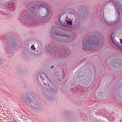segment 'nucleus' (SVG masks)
I'll return each mask as SVG.
<instances>
[{
  "label": "nucleus",
  "mask_w": 122,
  "mask_h": 122,
  "mask_svg": "<svg viewBox=\"0 0 122 122\" xmlns=\"http://www.w3.org/2000/svg\"><path fill=\"white\" fill-rule=\"evenodd\" d=\"M73 40V39H72V40H71V38H70V40H67L66 41H65V42H71V41H72Z\"/></svg>",
  "instance_id": "15"
},
{
  "label": "nucleus",
  "mask_w": 122,
  "mask_h": 122,
  "mask_svg": "<svg viewBox=\"0 0 122 122\" xmlns=\"http://www.w3.org/2000/svg\"><path fill=\"white\" fill-rule=\"evenodd\" d=\"M115 10L116 11V15L118 16H119V9L122 11V5L120 4L118 2H116L113 5Z\"/></svg>",
  "instance_id": "4"
},
{
  "label": "nucleus",
  "mask_w": 122,
  "mask_h": 122,
  "mask_svg": "<svg viewBox=\"0 0 122 122\" xmlns=\"http://www.w3.org/2000/svg\"><path fill=\"white\" fill-rule=\"evenodd\" d=\"M64 25H63V26H66V24H64Z\"/></svg>",
  "instance_id": "20"
},
{
  "label": "nucleus",
  "mask_w": 122,
  "mask_h": 122,
  "mask_svg": "<svg viewBox=\"0 0 122 122\" xmlns=\"http://www.w3.org/2000/svg\"><path fill=\"white\" fill-rule=\"evenodd\" d=\"M40 77H41V79H43V77H42V76H41H41H40Z\"/></svg>",
  "instance_id": "21"
},
{
  "label": "nucleus",
  "mask_w": 122,
  "mask_h": 122,
  "mask_svg": "<svg viewBox=\"0 0 122 122\" xmlns=\"http://www.w3.org/2000/svg\"><path fill=\"white\" fill-rule=\"evenodd\" d=\"M110 38L112 42L115 45H116V43L117 42L114 40V36H112V34L111 35Z\"/></svg>",
  "instance_id": "9"
},
{
  "label": "nucleus",
  "mask_w": 122,
  "mask_h": 122,
  "mask_svg": "<svg viewBox=\"0 0 122 122\" xmlns=\"http://www.w3.org/2000/svg\"><path fill=\"white\" fill-rule=\"evenodd\" d=\"M116 45H115L116 46L118 47L121 51H122V46L120 45H118L117 43H116Z\"/></svg>",
  "instance_id": "10"
},
{
  "label": "nucleus",
  "mask_w": 122,
  "mask_h": 122,
  "mask_svg": "<svg viewBox=\"0 0 122 122\" xmlns=\"http://www.w3.org/2000/svg\"><path fill=\"white\" fill-rule=\"evenodd\" d=\"M46 5L44 4H41L39 6V8L38 9V10H39L41 8H45V9L46 11V12H47V15H48L49 13V10L48 9L47 7H46Z\"/></svg>",
  "instance_id": "8"
},
{
  "label": "nucleus",
  "mask_w": 122,
  "mask_h": 122,
  "mask_svg": "<svg viewBox=\"0 0 122 122\" xmlns=\"http://www.w3.org/2000/svg\"><path fill=\"white\" fill-rule=\"evenodd\" d=\"M100 36V35L99 33H95L92 36L84 38L83 44L88 49L93 50L98 46L101 40Z\"/></svg>",
  "instance_id": "2"
},
{
  "label": "nucleus",
  "mask_w": 122,
  "mask_h": 122,
  "mask_svg": "<svg viewBox=\"0 0 122 122\" xmlns=\"http://www.w3.org/2000/svg\"><path fill=\"white\" fill-rule=\"evenodd\" d=\"M32 95L30 94H27L26 97L24 98L23 102L29 108L32 109H37L39 108L40 105L36 100L33 101L31 98Z\"/></svg>",
  "instance_id": "3"
},
{
  "label": "nucleus",
  "mask_w": 122,
  "mask_h": 122,
  "mask_svg": "<svg viewBox=\"0 0 122 122\" xmlns=\"http://www.w3.org/2000/svg\"><path fill=\"white\" fill-rule=\"evenodd\" d=\"M51 47V46H48V47L47 48V50L49 51H50V50H51V49H53L52 48H50V47Z\"/></svg>",
  "instance_id": "14"
},
{
  "label": "nucleus",
  "mask_w": 122,
  "mask_h": 122,
  "mask_svg": "<svg viewBox=\"0 0 122 122\" xmlns=\"http://www.w3.org/2000/svg\"><path fill=\"white\" fill-rule=\"evenodd\" d=\"M56 27H54L52 29L51 31V35L53 36V35L54 34H56L57 35H61L63 36H66L67 37H69V36L67 34H65L64 33L61 32H59L58 34H57L56 32Z\"/></svg>",
  "instance_id": "5"
},
{
  "label": "nucleus",
  "mask_w": 122,
  "mask_h": 122,
  "mask_svg": "<svg viewBox=\"0 0 122 122\" xmlns=\"http://www.w3.org/2000/svg\"><path fill=\"white\" fill-rule=\"evenodd\" d=\"M120 41L121 43L122 44V39H121L120 40Z\"/></svg>",
  "instance_id": "17"
},
{
  "label": "nucleus",
  "mask_w": 122,
  "mask_h": 122,
  "mask_svg": "<svg viewBox=\"0 0 122 122\" xmlns=\"http://www.w3.org/2000/svg\"><path fill=\"white\" fill-rule=\"evenodd\" d=\"M106 22V23L109 26H111V24L112 23L111 22H109L108 23L106 21H105V20H104Z\"/></svg>",
  "instance_id": "11"
},
{
  "label": "nucleus",
  "mask_w": 122,
  "mask_h": 122,
  "mask_svg": "<svg viewBox=\"0 0 122 122\" xmlns=\"http://www.w3.org/2000/svg\"><path fill=\"white\" fill-rule=\"evenodd\" d=\"M6 54H7L8 56H11L12 55V54L10 53H6Z\"/></svg>",
  "instance_id": "16"
},
{
  "label": "nucleus",
  "mask_w": 122,
  "mask_h": 122,
  "mask_svg": "<svg viewBox=\"0 0 122 122\" xmlns=\"http://www.w3.org/2000/svg\"><path fill=\"white\" fill-rule=\"evenodd\" d=\"M31 48L33 50H34L36 49V48L34 47V46L33 45L31 46Z\"/></svg>",
  "instance_id": "13"
},
{
  "label": "nucleus",
  "mask_w": 122,
  "mask_h": 122,
  "mask_svg": "<svg viewBox=\"0 0 122 122\" xmlns=\"http://www.w3.org/2000/svg\"><path fill=\"white\" fill-rule=\"evenodd\" d=\"M8 10L9 11H13L15 9V4L14 3H10L6 5Z\"/></svg>",
  "instance_id": "6"
},
{
  "label": "nucleus",
  "mask_w": 122,
  "mask_h": 122,
  "mask_svg": "<svg viewBox=\"0 0 122 122\" xmlns=\"http://www.w3.org/2000/svg\"><path fill=\"white\" fill-rule=\"evenodd\" d=\"M59 21L60 23L61 24V22L60 20V18H59Z\"/></svg>",
  "instance_id": "19"
},
{
  "label": "nucleus",
  "mask_w": 122,
  "mask_h": 122,
  "mask_svg": "<svg viewBox=\"0 0 122 122\" xmlns=\"http://www.w3.org/2000/svg\"><path fill=\"white\" fill-rule=\"evenodd\" d=\"M31 13L27 14V13L23 14L20 17V19L25 20L29 24H34L42 25L46 22L45 20L43 17L37 14L34 10L30 9Z\"/></svg>",
  "instance_id": "1"
},
{
  "label": "nucleus",
  "mask_w": 122,
  "mask_h": 122,
  "mask_svg": "<svg viewBox=\"0 0 122 122\" xmlns=\"http://www.w3.org/2000/svg\"><path fill=\"white\" fill-rule=\"evenodd\" d=\"M67 23L70 25H71L72 24V22L69 21H66Z\"/></svg>",
  "instance_id": "12"
},
{
  "label": "nucleus",
  "mask_w": 122,
  "mask_h": 122,
  "mask_svg": "<svg viewBox=\"0 0 122 122\" xmlns=\"http://www.w3.org/2000/svg\"><path fill=\"white\" fill-rule=\"evenodd\" d=\"M54 68V66L52 65V66H51V67H50V69H51V68Z\"/></svg>",
  "instance_id": "18"
},
{
  "label": "nucleus",
  "mask_w": 122,
  "mask_h": 122,
  "mask_svg": "<svg viewBox=\"0 0 122 122\" xmlns=\"http://www.w3.org/2000/svg\"><path fill=\"white\" fill-rule=\"evenodd\" d=\"M43 75L44 76H45V78L46 79H44L43 80V83L46 86L47 85L48 86H50V85L49 84H51L50 80L46 75L44 74H43Z\"/></svg>",
  "instance_id": "7"
}]
</instances>
